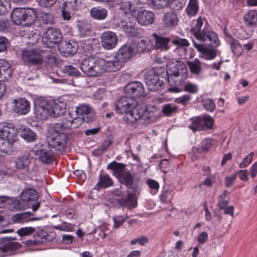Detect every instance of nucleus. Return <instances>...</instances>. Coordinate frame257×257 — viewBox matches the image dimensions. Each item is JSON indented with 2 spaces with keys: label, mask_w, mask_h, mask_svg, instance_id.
Returning a JSON list of instances; mask_svg holds the SVG:
<instances>
[{
  "label": "nucleus",
  "mask_w": 257,
  "mask_h": 257,
  "mask_svg": "<svg viewBox=\"0 0 257 257\" xmlns=\"http://www.w3.org/2000/svg\"><path fill=\"white\" fill-rule=\"evenodd\" d=\"M194 47L199 52L200 58L211 60L216 57L219 51L216 49L220 45V41L216 33L208 27L196 39L193 40Z\"/></svg>",
  "instance_id": "1"
},
{
  "label": "nucleus",
  "mask_w": 257,
  "mask_h": 257,
  "mask_svg": "<svg viewBox=\"0 0 257 257\" xmlns=\"http://www.w3.org/2000/svg\"><path fill=\"white\" fill-rule=\"evenodd\" d=\"M66 103L62 101H55L44 97H39L34 100V112L36 117L43 120L48 116L57 117L63 114L66 109Z\"/></svg>",
  "instance_id": "2"
},
{
  "label": "nucleus",
  "mask_w": 257,
  "mask_h": 257,
  "mask_svg": "<svg viewBox=\"0 0 257 257\" xmlns=\"http://www.w3.org/2000/svg\"><path fill=\"white\" fill-rule=\"evenodd\" d=\"M24 62L34 64L41 68L49 70L55 62L53 54L49 50L40 49H25L22 52Z\"/></svg>",
  "instance_id": "3"
},
{
  "label": "nucleus",
  "mask_w": 257,
  "mask_h": 257,
  "mask_svg": "<svg viewBox=\"0 0 257 257\" xmlns=\"http://www.w3.org/2000/svg\"><path fill=\"white\" fill-rule=\"evenodd\" d=\"M168 81L172 86L168 90L173 92H179L182 90L179 87L188 77L187 69L181 62L177 60L169 61L166 66Z\"/></svg>",
  "instance_id": "4"
},
{
  "label": "nucleus",
  "mask_w": 257,
  "mask_h": 257,
  "mask_svg": "<svg viewBox=\"0 0 257 257\" xmlns=\"http://www.w3.org/2000/svg\"><path fill=\"white\" fill-rule=\"evenodd\" d=\"M157 113V108L154 106L144 108L137 105L131 113H127L124 119L128 123H134L140 119L151 121L155 119Z\"/></svg>",
  "instance_id": "5"
},
{
  "label": "nucleus",
  "mask_w": 257,
  "mask_h": 257,
  "mask_svg": "<svg viewBox=\"0 0 257 257\" xmlns=\"http://www.w3.org/2000/svg\"><path fill=\"white\" fill-rule=\"evenodd\" d=\"M66 115L72 122V124H77L78 127L83 122L91 121L95 115L93 109L88 105L81 104L75 110L68 111Z\"/></svg>",
  "instance_id": "6"
},
{
  "label": "nucleus",
  "mask_w": 257,
  "mask_h": 257,
  "mask_svg": "<svg viewBox=\"0 0 257 257\" xmlns=\"http://www.w3.org/2000/svg\"><path fill=\"white\" fill-rule=\"evenodd\" d=\"M36 18V13L33 9L16 8L11 13L12 21L17 25L30 26Z\"/></svg>",
  "instance_id": "7"
},
{
  "label": "nucleus",
  "mask_w": 257,
  "mask_h": 257,
  "mask_svg": "<svg viewBox=\"0 0 257 257\" xmlns=\"http://www.w3.org/2000/svg\"><path fill=\"white\" fill-rule=\"evenodd\" d=\"M104 59L88 57L81 64V69L90 76L97 77L104 73Z\"/></svg>",
  "instance_id": "8"
},
{
  "label": "nucleus",
  "mask_w": 257,
  "mask_h": 257,
  "mask_svg": "<svg viewBox=\"0 0 257 257\" xmlns=\"http://www.w3.org/2000/svg\"><path fill=\"white\" fill-rule=\"evenodd\" d=\"M164 71V68L155 67L146 72L145 79L149 90L156 91L159 89L163 84Z\"/></svg>",
  "instance_id": "9"
},
{
  "label": "nucleus",
  "mask_w": 257,
  "mask_h": 257,
  "mask_svg": "<svg viewBox=\"0 0 257 257\" xmlns=\"http://www.w3.org/2000/svg\"><path fill=\"white\" fill-rule=\"evenodd\" d=\"M77 124H72L69 117L66 116L58 122L51 124L48 128L47 138L67 136L66 132L69 129L76 128Z\"/></svg>",
  "instance_id": "10"
},
{
  "label": "nucleus",
  "mask_w": 257,
  "mask_h": 257,
  "mask_svg": "<svg viewBox=\"0 0 257 257\" xmlns=\"http://www.w3.org/2000/svg\"><path fill=\"white\" fill-rule=\"evenodd\" d=\"M32 155L44 164H51L55 160V153L51 148L41 144H36L31 150Z\"/></svg>",
  "instance_id": "11"
},
{
  "label": "nucleus",
  "mask_w": 257,
  "mask_h": 257,
  "mask_svg": "<svg viewBox=\"0 0 257 257\" xmlns=\"http://www.w3.org/2000/svg\"><path fill=\"white\" fill-rule=\"evenodd\" d=\"M136 101L131 97L122 96L117 100L115 104V110L118 113H124L123 120L126 122L124 117L127 113H131L135 107H136Z\"/></svg>",
  "instance_id": "12"
},
{
  "label": "nucleus",
  "mask_w": 257,
  "mask_h": 257,
  "mask_svg": "<svg viewBox=\"0 0 257 257\" xmlns=\"http://www.w3.org/2000/svg\"><path fill=\"white\" fill-rule=\"evenodd\" d=\"M21 200L27 203L33 211H37L40 207V201H39V196L37 192L33 188H26L20 194Z\"/></svg>",
  "instance_id": "13"
},
{
  "label": "nucleus",
  "mask_w": 257,
  "mask_h": 257,
  "mask_svg": "<svg viewBox=\"0 0 257 257\" xmlns=\"http://www.w3.org/2000/svg\"><path fill=\"white\" fill-rule=\"evenodd\" d=\"M62 36L60 31L56 28H50L47 29L42 37V42L47 50L53 47L55 44L61 42Z\"/></svg>",
  "instance_id": "14"
},
{
  "label": "nucleus",
  "mask_w": 257,
  "mask_h": 257,
  "mask_svg": "<svg viewBox=\"0 0 257 257\" xmlns=\"http://www.w3.org/2000/svg\"><path fill=\"white\" fill-rule=\"evenodd\" d=\"M18 126L16 128L14 124L8 122L0 123V137L13 145L18 134Z\"/></svg>",
  "instance_id": "15"
},
{
  "label": "nucleus",
  "mask_w": 257,
  "mask_h": 257,
  "mask_svg": "<svg viewBox=\"0 0 257 257\" xmlns=\"http://www.w3.org/2000/svg\"><path fill=\"white\" fill-rule=\"evenodd\" d=\"M135 45L126 44L122 46L117 51L115 55L118 59L124 64L127 61L136 55Z\"/></svg>",
  "instance_id": "16"
},
{
  "label": "nucleus",
  "mask_w": 257,
  "mask_h": 257,
  "mask_svg": "<svg viewBox=\"0 0 257 257\" xmlns=\"http://www.w3.org/2000/svg\"><path fill=\"white\" fill-rule=\"evenodd\" d=\"M118 38L113 32L107 31L102 33L100 36V42L102 47L107 50H112L117 45Z\"/></svg>",
  "instance_id": "17"
},
{
  "label": "nucleus",
  "mask_w": 257,
  "mask_h": 257,
  "mask_svg": "<svg viewBox=\"0 0 257 257\" xmlns=\"http://www.w3.org/2000/svg\"><path fill=\"white\" fill-rule=\"evenodd\" d=\"M81 47L82 52L86 55L92 57L98 52L99 43L95 39H88L81 40Z\"/></svg>",
  "instance_id": "18"
},
{
  "label": "nucleus",
  "mask_w": 257,
  "mask_h": 257,
  "mask_svg": "<svg viewBox=\"0 0 257 257\" xmlns=\"http://www.w3.org/2000/svg\"><path fill=\"white\" fill-rule=\"evenodd\" d=\"M67 136H60V137L47 138L48 146L55 153L62 154L64 152L67 145Z\"/></svg>",
  "instance_id": "19"
},
{
  "label": "nucleus",
  "mask_w": 257,
  "mask_h": 257,
  "mask_svg": "<svg viewBox=\"0 0 257 257\" xmlns=\"http://www.w3.org/2000/svg\"><path fill=\"white\" fill-rule=\"evenodd\" d=\"M209 26L205 19L201 16L197 19L194 20L191 24V32L195 37V39L200 37V36L208 28Z\"/></svg>",
  "instance_id": "20"
},
{
  "label": "nucleus",
  "mask_w": 257,
  "mask_h": 257,
  "mask_svg": "<svg viewBox=\"0 0 257 257\" xmlns=\"http://www.w3.org/2000/svg\"><path fill=\"white\" fill-rule=\"evenodd\" d=\"M123 90L126 94L131 95L133 98L144 96L145 93L143 85L139 81H133L128 83Z\"/></svg>",
  "instance_id": "21"
},
{
  "label": "nucleus",
  "mask_w": 257,
  "mask_h": 257,
  "mask_svg": "<svg viewBox=\"0 0 257 257\" xmlns=\"http://www.w3.org/2000/svg\"><path fill=\"white\" fill-rule=\"evenodd\" d=\"M13 103V110L19 115H25L30 111V102L25 98L16 99L14 100Z\"/></svg>",
  "instance_id": "22"
},
{
  "label": "nucleus",
  "mask_w": 257,
  "mask_h": 257,
  "mask_svg": "<svg viewBox=\"0 0 257 257\" xmlns=\"http://www.w3.org/2000/svg\"><path fill=\"white\" fill-rule=\"evenodd\" d=\"M154 13L147 10H140L138 12L136 20L141 26H147L152 24L155 20Z\"/></svg>",
  "instance_id": "23"
},
{
  "label": "nucleus",
  "mask_w": 257,
  "mask_h": 257,
  "mask_svg": "<svg viewBox=\"0 0 257 257\" xmlns=\"http://www.w3.org/2000/svg\"><path fill=\"white\" fill-rule=\"evenodd\" d=\"M14 238L5 237L3 239V245L0 246V257H4L8 255L7 253L19 248L21 244L19 242L13 241Z\"/></svg>",
  "instance_id": "24"
},
{
  "label": "nucleus",
  "mask_w": 257,
  "mask_h": 257,
  "mask_svg": "<svg viewBox=\"0 0 257 257\" xmlns=\"http://www.w3.org/2000/svg\"><path fill=\"white\" fill-rule=\"evenodd\" d=\"M179 21L178 15L174 11H170L165 13L162 19L164 26L168 29L176 27L178 24Z\"/></svg>",
  "instance_id": "25"
},
{
  "label": "nucleus",
  "mask_w": 257,
  "mask_h": 257,
  "mask_svg": "<svg viewBox=\"0 0 257 257\" xmlns=\"http://www.w3.org/2000/svg\"><path fill=\"white\" fill-rule=\"evenodd\" d=\"M78 45L74 41L62 42L59 47V51L65 56L73 55L77 51Z\"/></svg>",
  "instance_id": "26"
},
{
  "label": "nucleus",
  "mask_w": 257,
  "mask_h": 257,
  "mask_svg": "<svg viewBox=\"0 0 257 257\" xmlns=\"http://www.w3.org/2000/svg\"><path fill=\"white\" fill-rule=\"evenodd\" d=\"M18 134L27 142H34L37 139V134L23 124H18Z\"/></svg>",
  "instance_id": "27"
},
{
  "label": "nucleus",
  "mask_w": 257,
  "mask_h": 257,
  "mask_svg": "<svg viewBox=\"0 0 257 257\" xmlns=\"http://www.w3.org/2000/svg\"><path fill=\"white\" fill-rule=\"evenodd\" d=\"M225 39L226 43L229 45L233 54L237 57L241 56L243 49L238 41L230 35H227Z\"/></svg>",
  "instance_id": "28"
},
{
  "label": "nucleus",
  "mask_w": 257,
  "mask_h": 257,
  "mask_svg": "<svg viewBox=\"0 0 257 257\" xmlns=\"http://www.w3.org/2000/svg\"><path fill=\"white\" fill-rule=\"evenodd\" d=\"M104 72H115L120 70L124 64L115 55L111 60L104 59Z\"/></svg>",
  "instance_id": "29"
},
{
  "label": "nucleus",
  "mask_w": 257,
  "mask_h": 257,
  "mask_svg": "<svg viewBox=\"0 0 257 257\" xmlns=\"http://www.w3.org/2000/svg\"><path fill=\"white\" fill-rule=\"evenodd\" d=\"M243 20L248 28L257 26V10H251L245 12L243 16Z\"/></svg>",
  "instance_id": "30"
},
{
  "label": "nucleus",
  "mask_w": 257,
  "mask_h": 257,
  "mask_svg": "<svg viewBox=\"0 0 257 257\" xmlns=\"http://www.w3.org/2000/svg\"><path fill=\"white\" fill-rule=\"evenodd\" d=\"M132 44L135 45L136 54L137 53L148 52L153 46V43L149 38L141 39L137 42H133Z\"/></svg>",
  "instance_id": "31"
},
{
  "label": "nucleus",
  "mask_w": 257,
  "mask_h": 257,
  "mask_svg": "<svg viewBox=\"0 0 257 257\" xmlns=\"http://www.w3.org/2000/svg\"><path fill=\"white\" fill-rule=\"evenodd\" d=\"M118 204L122 207H126L131 209L137 205V198L135 195L130 193L126 197L118 200Z\"/></svg>",
  "instance_id": "32"
},
{
  "label": "nucleus",
  "mask_w": 257,
  "mask_h": 257,
  "mask_svg": "<svg viewBox=\"0 0 257 257\" xmlns=\"http://www.w3.org/2000/svg\"><path fill=\"white\" fill-rule=\"evenodd\" d=\"M154 35L156 40L154 46L156 49L161 51H165L169 49V43L170 42L169 38L158 36L156 34H154Z\"/></svg>",
  "instance_id": "33"
},
{
  "label": "nucleus",
  "mask_w": 257,
  "mask_h": 257,
  "mask_svg": "<svg viewBox=\"0 0 257 257\" xmlns=\"http://www.w3.org/2000/svg\"><path fill=\"white\" fill-rule=\"evenodd\" d=\"M32 215L30 211L17 213L12 216L11 220L14 223H24L38 219L31 217Z\"/></svg>",
  "instance_id": "34"
},
{
  "label": "nucleus",
  "mask_w": 257,
  "mask_h": 257,
  "mask_svg": "<svg viewBox=\"0 0 257 257\" xmlns=\"http://www.w3.org/2000/svg\"><path fill=\"white\" fill-rule=\"evenodd\" d=\"M90 14L91 18L97 20H103L107 16V11L101 7H93L91 9Z\"/></svg>",
  "instance_id": "35"
},
{
  "label": "nucleus",
  "mask_w": 257,
  "mask_h": 257,
  "mask_svg": "<svg viewBox=\"0 0 257 257\" xmlns=\"http://www.w3.org/2000/svg\"><path fill=\"white\" fill-rule=\"evenodd\" d=\"M118 26L122 29L129 36H133L135 32V24L130 20H123L118 23Z\"/></svg>",
  "instance_id": "36"
},
{
  "label": "nucleus",
  "mask_w": 257,
  "mask_h": 257,
  "mask_svg": "<svg viewBox=\"0 0 257 257\" xmlns=\"http://www.w3.org/2000/svg\"><path fill=\"white\" fill-rule=\"evenodd\" d=\"M107 167L112 170L113 174L117 178H119L125 172V165L122 163L113 162L110 163Z\"/></svg>",
  "instance_id": "37"
},
{
  "label": "nucleus",
  "mask_w": 257,
  "mask_h": 257,
  "mask_svg": "<svg viewBox=\"0 0 257 257\" xmlns=\"http://www.w3.org/2000/svg\"><path fill=\"white\" fill-rule=\"evenodd\" d=\"M11 73L10 64L4 59H0V77L9 78L11 76Z\"/></svg>",
  "instance_id": "38"
},
{
  "label": "nucleus",
  "mask_w": 257,
  "mask_h": 257,
  "mask_svg": "<svg viewBox=\"0 0 257 257\" xmlns=\"http://www.w3.org/2000/svg\"><path fill=\"white\" fill-rule=\"evenodd\" d=\"M13 145L0 137V156L10 155L13 151Z\"/></svg>",
  "instance_id": "39"
},
{
  "label": "nucleus",
  "mask_w": 257,
  "mask_h": 257,
  "mask_svg": "<svg viewBox=\"0 0 257 257\" xmlns=\"http://www.w3.org/2000/svg\"><path fill=\"white\" fill-rule=\"evenodd\" d=\"M30 159L26 155L18 157L15 161V165L17 169H25L29 166Z\"/></svg>",
  "instance_id": "40"
},
{
  "label": "nucleus",
  "mask_w": 257,
  "mask_h": 257,
  "mask_svg": "<svg viewBox=\"0 0 257 257\" xmlns=\"http://www.w3.org/2000/svg\"><path fill=\"white\" fill-rule=\"evenodd\" d=\"M113 181L108 174L101 175L99 176V181L96 184L98 188H108L112 185Z\"/></svg>",
  "instance_id": "41"
},
{
  "label": "nucleus",
  "mask_w": 257,
  "mask_h": 257,
  "mask_svg": "<svg viewBox=\"0 0 257 257\" xmlns=\"http://www.w3.org/2000/svg\"><path fill=\"white\" fill-rule=\"evenodd\" d=\"M77 27L79 32V34L82 36H85L88 35L91 29V26L86 21H78Z\"/></svg>",
  "instance_id": "42"
},
{
  "label": "nucleus",
  "mask_w": 257,
  "mask_h": 257,
  "mask_svg": "<svg viewBox=\"0 0 257 257\" xmlns=\"http://www.w3.org/2000/svg\"><path fill=\"white\" fill-rule=\"evenodd\" d=\"M179 87H181L183 91L192 94L196 93L199 90V87L197 84L190 82H185V80Z\"/></svg>",
  "instance_id": "43"
},
{
  "label": "nucleus",
  "mask_w": 257,
  "mask_h": 257,
  "mask_svg": "<svg viewBox=\"0 0 257 257\" xmlns=\"http://www.w3.org/2000/svg\"><path fill=\"white\" fill-rule=\"evenodd\" d=\"M120 10L125 14H133L136 10V7L130 2H124L120 3Z\"/></svg>",
  "instance_id": "44"
},
{
  "label": "nucleus",
  "mask_w": 257,
  "mask_h": 257,
  "mask_svg": "<svg viewBox=\"0 0 257 257\" xmlns=\"http://www.w3.org/2000/svg\"><path fill=\"white\" fill-rule=\"evenodd\" d=\"M148 4L152 9H161L167 6V0H147Z\"/></svg>",
  "instance_id": "45"
},
{
  "label": "nucleus",
  "mask_w": 257,
  "mask_h": 257,
  "mask_svg": "<svg viewBox=\"0 0 257 257\" xmlns=\"http://www.w3.org/2000/svg\"><path fill=\"white\" fill-rule=\"evenodd\" d=\"M119 181L125 184L127 187L131 188L134 180L132 175L129 172H125L119 178Z\"/></svg>",
  "instance_id": "46"
},
{
  "label": "nucleus",
  "mask_w": 257,
  "mask_h": 257,
  "mask_svg": "<svg viewBox=\"0 0 257 257\" xmlns=\"http://www.w3.org/2000/svg\"><path fill=\"white\" fill-rule=\"evenodd\" d=\"M188 66L192 73L198 74L201 70V63L197 59L192 61L188 62Z\"/></svg>",
  "instance_id": "47"
},
{
  "label": "nucleus",
  "mask_w": 257,
  "mask_h": 257,
  "mask_svg": "<svg viewBox=\"0 0 257 257\" xmlns=\"http://www.w3.org/2000/svg\"><path fill=\"white\" fill-rule=\"evenodd\" d=\"M189 127L194 132L197 131L204 130L201 117L199 116L193 118L191 123L189 125Z\"/></svg>",
  "instance_id": "48"
},
{
  "label": "nucleus",
  "mask_w": 257,
  "mask_h": 257,
  "mask_svg": "<svg viewBox=\"0 0 257 257\" xmlns=\"http://www.w3.org/2000/svg\"><path fill=\"white\" fill-rule=\"evenodd\" d=\"M172 43L178 46V51H182V52L184 53H186V49L184 48V47L188 46L189 45V43L187 40L179 38L174 39L172 41Z\"/></svg>",
  "instance_id": "49"
},
{
  "label": "nucleus",
  "mask_w": 257,
  "mask_h": 257,
  "mask_svg": "<svg viewBox=\"0 0 257 257\" xmlns=\"http://www.w3.org/2000/svg\"><path fill=\"white\" fill-rule=\"evenodd\" d=\"M198 10V5L197 0H190L186 8L187 14L190 16L195 15Z\"/></svg>",
  "instance_id": "50"
},
{
  "label": "nucleus",
  "mask_w": 257,
  "mask_h": 257,
  "mask_svg": "<svg viewBox=\"0 0 257 257\" xmlns=\"http://www.w3.org/2000/svg\"><path fill=\"white\" fill-rule=\"evenodd\" d=\"M64 1L63 6L72 11H75L79 8L82 0H64Z\"/></svg>",
  "instance_id": "51"
},
{
  "label": "nucleus",
  "mask_w": 257,
  "mask_h": 257,
  "mask_svg": "<svg viewBox=\"0 0 257 257\" xmlns=\"http://www.w3.org/2000/svg\"><path fill=\"white\" fill-rule=\"evenodd\" d=\"M167 6L174 10H178L183 7L186 0H167Z\"/></svg>",
  "instance_id": "52"
},
{
  "label": "nucleus",
  "mask_w": 257,
  "mask_h": 257,
  "mask_svg": "<svg viewBox=\"0 0 257 257\" xmlns=\"http://www.w3.org/2000/svg\"><path fill=\"white\" fill-rule=\"evenodd\" d=\"M202 104L204 108L209 112H213L215 108V104L213 99L210 98L203 99Z\"/></svg>",
  "instance_id": "53"
},
{
  "label": "nucleus",
  "mask_w": 257,
  "mask_h": 257,
  "mask_svg": "<svg viewBox=\"0 0 257 257\" xmlns=\"http://www.w3.org/2000/svg\"><path fill=\"white\" fill-rule=\"evenodd\" d=\"M228 195V192L226 190L223 191L222 195L219 196L218 207L223 209L226 206H227L228 202L227 199V196Z\"/></svg>",
  "instance_id": "54"
},
{
  "label": "nucleus",
  "mask_w": 257,
  "mask_h": 257,
  "mask_svg": "<svg viewBox=\"0 0 257 257\" xmlns=\"http://www.w3.org/2000/svg\"><path fill=\"white\" fill-rule=\"evenodd\" d=\"M172 191L169 189H166L163 190L160 195V200L163 203L170 201L173 198Z\"/></svg>",
  "instance_id": "55"
},
{
  "label": "nucleus",
  "mask_w": 257,
  "mask_h": 257,
  "mask_svg": "<svg viewBox=\"0 0 257 257\" xmlns=\"http://www.w3.org/2000/svg\"><path fill=\"white\" fill-rule=\"evenodd\" d=\"M177 107L172 104H166L164 105L162 112L166 116H169L172 113L176 112Z\"/></svg>",
  "instance_id": "56"
},
{
  "label": "nucleus",
  "mask_w": 257,
  "mask_h": 257,
  "mask_svg": "<svg viewBox=\"0 0 257 257\" xmlns=\"http://www.w3.org/2000/svg\"><path fill=\"white\" fill-rule=\"evenodd\" d=\"M63 70L64 73L72 76H76L80 74L77 68L71 65L65 66Z\"/></svg>",
  "instance_id": "57"
},
{
  "label": "nucleus",
  "mask_w": 257,
  "mask_h": 257,
  "mask_svg": "<svg viewBox=\"0 0 257 257\" xmlns=\"http://www.w3.org/2000/svg\"><path fill=\"white\" fill-rule=\"evenodd\" d=\"M35 231V228L33 227H22L17 231V233L20 236H28L32 234Z\"/></svg>",
  "instance_id": "58"
},
{
  "label": "nucleus",
  "mask_w": 257,
  "mask_h": 257,
  "mask_svg": "<svg viewBox=\"0 0 257 257\" xmlns=\"http://www.w3.org/2000/svg\"><path fill=\"white\" fill-rule=\"evenodd\" d=\"M191 99V96L189 94H184L180 97H177L175 99V102L183 105L188 104Z\"/></svg>",
  "instance_id": "59"
},
{
  "label": "nucleus",
  "mask_w": 257,
  "mask_h": 257,
  "mask_svg": "<svg viewBox=\"0 0 257 257\" xmlns=\"http://www.w3.org/2000/svg\"><path fill=\"white\" fill-rule=\"evenodd\" d=\"M20 202L18 199L14 197H9L8 200V205L7 207L10 210L18 209L20 208Z\"/></svg>",
  "instance_id": "60"
},
{
  "label": "nucleus",
  "mask_w": 257,
  "mask_h": 257,
  "mask_svg": "<svg viewBox=\"0 0 257 257\" xmlns=\"http://www.w3.org/2000/svg\"><path fill=\"white\" fill-rule=\"evenodd\" d=\"M254 155V153L253 152H251L249 154L247 155L245 157H244L242 161L240 163L239 167L240 168H243L247 167L252 161V158Z\"/></svg>",
  "instance_id": "61"
},
{
  "label": "nucleus",
  "mask_w": 257,
  "mask_h": 257,
  "mask_svg": "<svg viewBox=\"0 0 257 257\" xmlns=\"http://www.w3.org/2000/svg\"><path fill=\"white\" fill-rule=\"evenodd\" d=\"M147 184L152 190V193L155 194L158 191L160 186L159 183L156 180L152 179H148L147 181Z\"/></svg>",
  "instance_id": "62"
},
{
  "label": "nucleus",
  "mask_w": 257,
  "mask_h": 257,
  "mask_svg": "<svg viewBox=\"0 0 257 257\" xmlns=\"http://www.w3.org/2000/svg\"><path fill=\"white\" fill-rule=\"evenodd\" d=\"M202 122L204 126V128H209L212 127L213 123V118L210 116H200Z\"/></svg>",
  "instance_id": "63"
},
{
  "label": "nucleus",
  "mask_w": 257,
  "mask_h": 257,
  "mask_svg": "<svg viewBox=\"0 0 257 257\" xmlns=\"http://www.w3.org/2000/svg\"><path fill=\"white\" fill-rule=\"evenodd\" d=\"M113 143V138L112 136H108L106 139H105L101 146L99 147V150L101 152H103L108 149Z\"/></svg>",
  "instance_id": "64"
}]
</instances>
